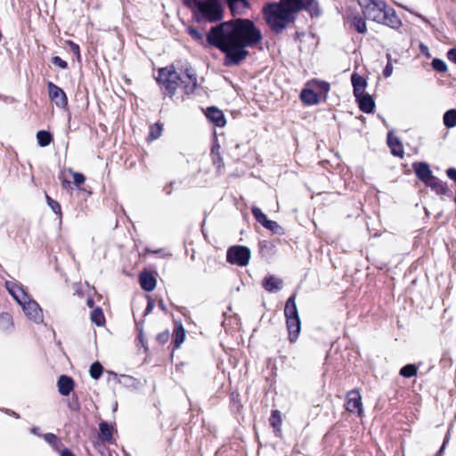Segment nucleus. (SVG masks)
Instances as JSON below:
<instances>
[{
  "label": "nucleus",
  "instance_id": "nucleus-29",
  "mask_svg": "<svg viewBox=\"0 0 456 456\" xmlns=\"http://www.w3.org/2000/svg\"><path fill=\"white\" fill-rule=\"evenodd\" d=\"M270 423L275 428V430L277 432L280 431V428L281 425V413L279 411H273L271 418H270Z\"/></svg>",
  "mask_w": 456,
  "mask_h": 456
},
{
  "label": "nucleus",
  "instance_id": "nucleus-44",
  "mask_svg": "<svg viewBox=\"0 0 456 456\" xmlns=\"http://www.w3.org/2000/svg\"><path fill=\"white\" fill-rule=\"evenodd\" d=\"M0 321L1 322H8L10 324L12 323V317L8 314H2L0 315Z\"/></svg>",
  "mask_w": 456,
  "mask_h": 456
},
{
  "label": "nucleus",
  "instance_id": "nucleus-47",
  "mask_svg": "<svg viewBox=\"0 0 456 456\" xmlns=\"http://www.w3.org/2000/svg\"><path fill=\"white\" fill-rule=\"evenodd\" d=\"M61 183L65 189H69L70 187V182L66 179H64Z\"/></svg>",
  "mask_w": 456,
  "mask_h": 456
},
{
  "label": "nucleus",
  "instance_id": "nucleus-11",
  "mask_svg": "<svg viewBox=\"0 0 456 456\" xmlns=\"http://www.w3.org/2000/svg\"><path fill=\"white\" fill-rule=\"evenodd\" d=\"M181 83L183 84L187 94L194 91L197 86V77L191 68L185 69L183 74L181 76Z\"/></svg>",
  "mask_w": 456,
  "mask_h": 456
},
{
  "label": "nucleus",
  "instance_id": "nucleus-23",
  "mask_svg": "<svg viewBox=\"0 0 456 456\" xmlns=\"http://www.w3.org/2000/svg\"><path fill=\"white\" fill-rule=\"evenodd\" d=\"M348 20H350L351 25L359 32V33H365L367 31V27L365 20L357 16L348 17Z\"/></svg>",
  "mask_w": 456,
  "mask_h": 456
},
{
  "label": "nucleus",
  "instance_id": "nucleus-28",
  "mask_svg": "<svg viewBox=\"0 0 456 456\" xmlns=\"http://www.w3.org/2000/svg\"><path fill=\"white\" fill-rule=\"evenodd\" d=\"M100 436L103 440H110L112 436V428L107 423L102 422L100 424Z\"/></svg>",
  "mask_w": 456,
  "mask_h": 456
},
{
  "label": "nucleus",
  "instance_id": "nucleus-8",
  "mask_svg": "<svg viewBox=\"0 0 456 456\" xmlns=\"http://www.w3.org/2000/svg\"><path fill=\"white\" fill-rule=\"evenodd\" d=\"M250 258V251L243 246L231 248L227 252V260L238 265L244 266L248 265Z\"/></svg>",
  "mask_w": 456,
  "mask_h": 456
},
{
  "label": "nucleus",
  "instance_id": "nucleus-21",
  "mask_svg": "<svg viewBox=\"0 0 456 456\" xmlns=\"http://www.w3.org/2000/svg\"><path fill=\"white\" fill-rule=\"evenodd\" d=\"M282 281L274 277L269 276L266 277L264 281L263 286L269 292H274L281 289Z\"/></svg>",
  "mask_w": 456,
  "mask_h": 456
},
{
  "label": "nucleus",
  "instance_id": "nucleus-7",
  "mask_svg": "<svg viewBox=\"0 0 456 456\" xmlns=\"http://www.w3.org/2000/svg\"><path fill=\"white\" fill-rule=\"evenodd\" d=\"M157 79L172 94L181 82V76L177 74L173 66H169L159 69Z\"/></svg>",
  "mask_w": 456,
  "mask_h": 456
},
{
  "label": "nucleus",
  "instance_id": "nucleus-1",
  "mask_svg": "<svg viewBox=\"0 0 456 456\" xmlns=\"http://www.w3.org/2000/svg\"><path fill=\"white\" fill-rule=\"evenodd\" d=\"M260 30L249 20L224 22L210 29L208 42L225 53L224 64H239L248 54L247 47L259 43Z\"/></svg>",
  "mask_w": 456,
  "mask_h": 456
},
{
  "label": "nucleus",
  "instance_id": "nucleus-46",
  "mask_svg": "<svg viewBox=\"0 0 456 456\" xmlns=\"http://www.w3.org/2000/svg\"><path fill=\"white\" fill-rule=\"evenodd\" d=\"M243 1L244 0H228V3H229L231 9H233L236 3L243 2Z\"/></svg>",
  "mask_w": 456,
  "mask_h": 456
},
{
  "label": "nucleus",
  "instance_id": "nucleus-43",
  "mask_svg": "<svg viewBox=\"0 0 456 456\" xmlns=\"http://www.w3.org/2000/svg\"><path fill=\"white\" fill-rule=\"evenodd\" d=\"M446 174L449 178L456 181V169L453 167L448 168Z\"/></svg>",
  "mask_w": 456,
  "mask_h": 456
},
{
  "label": "nucleus",
  "instance_id": "nucleus-34",
  "mask_svg": "<svg viewBox=\"0 0 456 456\" xmlns=\"http://www.w3.org/2000/svg\"><path fill=\"white\" fill-rule=\"evenodd\" d=\"M187 31L195 41L200 44H204V36L196 28L189 27Z\"/></svg>",
  "mask_w": 456,
  "mask_h": 456
},
{
  "label": "nucleus",
  "instance_id": "nucleus-38",
  "mask_svg": "<svg viewBox=\"0 0 456 456\" xmlns=\"http://www.w3.org/2000/svg\"><path fill=\"white\" fill-rule=\"evenodd\" d=\"M67 45L69 46L70 51L76 55L77 61H80L79 46L72 41H67Z\"/></svg>",
  "mask_w": 456,
  "mask_h": 456
},
{
  "label": "nucleus",
  "instance_id": "nucleus-45",
  "mask_svg": "<svg viewBox=\"0 0 456 456\" xmlns=\"http://www.w3.org/2000/svg\"><path fill=\"white\" fill-rule=\"evenodd\" d=\"M184 4H187L190 7H192V5L199 2V0H183Z\"/></svg>",
  "mask_w": 456,
  "mask_h": 456
},
{
  "label": "nucleus",
  "instance_id": "nucleus-20",
  "mask_svg": "<svg viewBox=\"0 0 456 456\" xmlns=\"http://www.w3.org/2000/svg\"><path fill=\"white\" fill-rule=\"evenodd\" d=\"M361 110L370 113L373 110L375 103L371 96L368 94L356 98Z\"/></svg>",
  "mask_w": 456,
  "mask_h": 456
},
{
  "label": "nucleus",
  "instance_id": "nucleus-30",
  "mask_svg": "<svg viewBox=\"0 0 456 456\" xmlns=\"http://www.w3.org/2000/svg\"><path fill=\"white\" fill-rule=\"evenodd\" d=\"M417 373V368L414 364H408L403 367L400 370V374L405 378H411Z\"/></svg>",
  "mask_w": 456,
  "mask_h": 456
},
{
  "label": "nucleus",
  "instance_id": "nucleus-12",
  "mask_svg": "<svg viewBox=\"0 0 456 456\" xmlns=\"http://www.w3.org/2000/svg\"><path fill=\"white\" fill-rule=\"evenodd\" d=\"M252 213L257 222H259L266 229H269L273 232H278L281 229L280 225L276 222L267 219V216L258 208L254 207L252 208Z\"/></svg>",
  "mask_w": 456,
  "mask_h": 456
},
{
  "label": "nucleus",
  "instance_id": "nucleus-10",
  "mask_svg": "<svg viewBox=\"0 0 456 456\" xmlns=\"http://www.w3.org/2000/svg\"><path fill=\"white\" fill-rule=\"evenodd\" d=\"M346 408L348 411L357 413L359 416L362 414V397L359 392L351 391L347 394Z\"/></svg>",
  "mask_w": 456,
  "mask_h": 456
},
{
  "label": "nucleus",
  "instance_id": "nucleus-31",
  "mask_svg": "<svg viewBox=\"0 0 456 456\" xmlns=\"http://www.w3.org/2000/svg\"><path fill=\"white\" fill-rule=\"evenodd\" d=\"M68 173L72 176L73 183L76 186L79 187L85 183L86 178L83 174L72 171L71 169H69Z\"/></svg>",
  "mask_w": 456,
  "mask_h": 456
},
{
  "label": "nucleus",
  "instance_id": "nucleus-48",
  "mask_svg": "<svg viewBox=\"0 0 456 456\" xmlns=\"http://www.w3.org/2000/svg\"><path fill=\"white\" fill-rule=\"evenodd\" d=\"M31 433L36 435V436H38L39 435V428H33L31 429Z\"/></svg>",
  "mask_w": 456,
  "mask_h": 456
},
{
  "label": "nucleus",
  "instance_id": "nucleus-32",
  "mask_svg": "<svg viewBox=\"0 0 456 456\" xmlns=\"http://www.w3.org/2000/svg\"><path fill=\"white\" fill-rule=\"evenodd\" d=\"M426 184L428 186H430V187L436 189V191L439 193H444L445 191V187H444V184L443 183V182L435 176H434V181H432L430 183H427Z\"/></svg>",
  "mask_w": 456,
  "mask_h": 456
},
{
  "label": "nucleus",
  "instance_id": "nucleus-9",
  "mask_svg": "<svg viewBox=\"0 0 456 456\" xmlns=\"http://www.w3.org/2000/svg\"><path fill=\"white\" fill-rule=\"evenodd\" d=\"M50 99L60 108H65L68 100L64 91L52 82L47 84Z\"/></svg>",
  "mask_w": 456,
  "mask_h": 456
},
{
  "label": "nucleus",
  "instance_id": "nucleus-2",
  "mask_svg": "<svg viewBox=\"0 0 456 456\" xmlns=\"http://www.w3.org/2000/svg\"><path fill=\"white\" fill-rule=\"evenodd\" d=\"M313 0H281L264 7L265 17L272 29L281 32L294 20V14L311 5Z\"/></svg>",
  "mask_w": 456,
  "mask_h": 456
},
{
  "label": "nucleus",
  "instance_id": "nucleus-26",
  "mask_svg": "<svg viewBox=\"0 0 456 456\" xmlns=\"http://www.w3.org/2000/svg\"><path fill=\"white\" fill-rule=\"evenodd\" d=\"M37 139L41 147H45L50 144L52 136L48 132L42 130L37 132Z\"/></svg>",
  "mask_w": 456,
  "mask_h": 456
},
{
  "label": "nucleus",
  "instance_id": "nucleus-27",
  "mask_svg": "<svg viewBox=\"0 0 456 456\" xmlns=\"http://www.w3.org/2000/svg\"><path fill=\"white\" fill-rule=\"evenodd\" d=\"M91 320L97 326H102L105 322V318L101 308H95L91 314Z\"/></svg>",
  "mask_w": 456,
  "mask_h": 456
},
{
  "label": "nucleus",
  "instance_id": "nucleus-6",
  "mask_svg": "<svg viewBox=\"0 0 456 456\" xmlns=\"http://www.w3.org/2000/svg\"><path fill=\"white\" fill-rule=\"evenodd\" d=\"M221 0H199L192 7H197L206 19L214 21L222 18Z\"/></svg>",
  "mask_w": 456,
  "mask_h": 456
},
{
  "label": "nucleus",
  "instance_id": "nucleus-39",
  "mask_svg": "<svg viewBox=\"0 0 456 456\" xmlns=\"http://www.w3.org/2000/svg\"><path fill=\"white\" fill-rule=\"evenodd\" d=\"M52 62L62 69H65L68 68V63L65 61H63L62 59H61L59 56L53 57Z\"/></svg>",
  "mask_w": 456,
  "mask_h": 456
},
{
  "label": "nucleus",
  "instance_id": "nucleus-18",
  "mask_svg": "<svg viewBox=\"0 0 456 456\" xmlns=\"http://www.w3.org/2000/svg\"><path fill=\"white\" fill-rule=\"evenodd\" d=\"M388 146L391 149L392 153L395 156L403 158V147L399 139L394 136L391 133L388 134L387 138Z\"/></svg>",
  "mask_w": 456,
  "mask_h": 456
},
{
  "label": "nucleus",
  "instance_id": "nucleus-40",
  "mask_svg": "<svg viewBox=\"0 0 456 456\" xmlns=\"http://www.w3.org/2000/svg\"><path fill=\"white\" fill-rule=\"evenodd\" d=\"M44 438L47 443L53 444V446H55L58 443V438L56 437V436L51 433L45 434L44 436Z\"/></svg>",
  "mask_w": 456,
  "mask_h": 456
},
{
  "label": "nucleus",
  "instance_id": "nucleus-14",
  "mask_svg": "<svg viewBox=\"0 0 456 456\" xmlns=\"http://www.w3.org/2000/svg\"><path fill=\"white\" fill-rule=\"evenodd\" d=\"M351 81L354 87V94L355 98L366 94L365 89L367 86V82L362 77H361L357 73H353L351 76Z\"/></svg>",
  "mask_w": 456,
  "mask_h": 456
},
{
  "label": "nucleus",
  "instance_id": "nucleus-49",
  "mask_svg": "<svg viewBox=\"0 0 456 456\" xmlns=\"http://www.w3.org/2000/svg\"><path fill=\"white\" fill-rule=\"evenodd\" d=\"M61 456H72V454L69 451H64L62 452Z\"/></svg>",
  "mask_w": 456,
  "mask_h": 456
},
{
  "label": "nucleus",
  "instance_id": "nucleus-33",
  "mask_svg": "<svg viewBox=\"0 0 456 456\" xmlns=\"http://www.w3.org/2000/svg\"><path fill=\"white\" fill-rule=\"evenodd\" d=\"M102 373V367L99 362H94L90 367V375L93 379H98Z\"/></svg>",
  "mask_w": 456,
  "mask_h": 456
},
{
  "label": "nucleus",
  "instance_id": "nucleus-5",
  "mask_svg": "<svg viewBox=\"0 0 456 456\" xmlns=\"http://www.w3.org/2000/svg\"><path fill=\"white\" fill-rule=\"evenodd\" d=\"M330 90V85L326 82L313 80L307 83L306 87L301 92V100L308 105L319 102L320 95L326 94Z\"/></svg>",
  "mask_w": 456,
  "mask_h": 456
},
{
  "label": "nucleus",
  "instance_id": "nucleus-16",
  "mask_svg": "<svg viewBox=\"0 0 456 456\" xmlns=\"http://www.w3.org/2000/svg\"><path fill=\"white\" fill-rule=\"evenodd\" d=\"M287 327L289 330V337L291 342L297 339L300 332V321L299 317L287 319Z\"/></svg>",
  "mask_w": 456,
  "mask_h": 456
},
{
  "label": "nucleus",
  "instance_id": "nucleus-41",
  "mask_svg": "<svg viewBox=\"0 0 456 456\" xmlns=\"http://www.w3.org/2000/svg\"><path fill=\"white\" fill-rule=\"evenodd\" d=\"M392 73H393V66H392L391 62L388 61L384 69V76L388 77L392 75Z\"/></svg>",
  "mask_w": 456,
  "mask_h": 456
},
{
  "label": "nucleus",
  "instance_id": "nucleus-13",
  "mask_svg": "<svg viewBox=\"0 0 456 456\" xmlns=\"http://www.w3.org/2000/svg\"><path fill=\"white\" fill-rule=\"evenodd\" d=\"M417 176L425 183L434 181V175L427 163L420 162L413 165Z\"/></svg>",
  "mask_w": 456,
  "mask_h": 456
},
{
  "label": "nucleus",
  "instance_id": "nucleus-36",
  "mask_svg": "<svg viewBox=\"0 0 456 456\" xmlns=\"http://www.w3.org/2000/svg\"><path fill=\"white\" fill-rule=\"evenodd\" d=\"M45 198H46V201H47V204L50 207V208L55 214H61V208L60 204L56 200H54L52 198H50L48 195H46Z\"/></svg>",
  "mask_w": 456,
  "mask_h": 456
},
{
  "label": "nucleus",
  "instance_id": "nucleus-22",
  "mask_svg": "<svg viewBox=\"0 0 456 456\" xmlns=\"http://www.w3.org/2000/svg\"><path fill=\"white\" fill-rule=\"evenodd\" d=\"M286 319L298 317V313L296 305L295 296H291L285 305L284 309Z\"/></svg>",
  "mask_w": 456,
  "mask_h": 456
},
{
  "label": "nucleus",
  "instance_id": "nucleus-19",
  "mask_svg": "<svg viewBox=\"0 0 456 456\" xmlns=\"http://www.w3.org/2000/svg\"><path fill=\"white\" fill-rule=\"evenodd\" d=\"M140 283L146 291H151L156 287V279L148 272H142L140 274Z\"/></svg>",
  "mask_w": 456,
  "mask_h": 456
},
{
  "label": "nucleus",
  "instance_id": "nucleus-35",
  "mask_svg": "<svg viewBox=\"0 0 456 456\" xmlns=\"http://www.w3.org/2000/svg\"><path fill=\"white\" fill-rule=\"evenodd\" d=\"M432 67L434 69L439 72H445L447 70L446 63L441 59H434L432 61Z\"/></svg>",
  "mask_w": 456,
  "mask_h": 456
},
{
  "label": "nucleus",
  "instance_id": "nucleus-25",
  "mask_svg": "<svg viewBox=\"0 0 456 456\" xmlns=\"http://www.w3.org/2000/svg\"><path fill=\"white\" fill-rule=\"evenodd\" d=\"M185 338V330L182 324L176 325L175 329V346L179 347Z\"/></svg>",
  "mask_w": 456,
  "mask_h": 456
},
{
  "label": "nucleus",
  "instance_id": "nucleus-42",
  "mask_svg": "<svg viewBox=\"0 0 456 456\" xmlns=\"http://www.w3.org/2000/svg\"><path fill=\"white\" fill-rule=\"evenodd\" d=\"M447 57L451 61L456 63V48L450 50L447 53Z\"/></svg>",
  "mask_w": 456,
  "mask_h": 456
},
{
  "label": "nucleus",
  "instance_id": "nucleus-3",
  "mask_svg": "<svg viewBox=\"0 0 456 456\" xmlns=\"http://www.w3.org/2000/svg\"><path fill=\"white\" fill-rule=\"evenodd\" d=\"M366 19L384 24L392 28H397L401 24L395 12L387 8L383 0H358Z\"/></svg>",
  "mask_w": 456,
  "mask_h": 456
},
{
  "label": "nucleus",
  "instance_id": "nucleus-17",
  "mask_svg": "<svg viewBox=\"0 0 456 456\" xmlns=\"http://www.w3.org/2000/svg\"><path fill=\"white\" fill-rule=\"evenodd\" d=\"M207 117L209 120L214 122L217 126H224L225 125V119L223 112L214 107L208 108L207 110Z\"/></svg>",
  "mask_w": 456,
  "mask_h": 456
},
{
  "label": "nucleus",
  "instance_id": "nucleus-4",
  "mask_svg": "<svg viewBox=\"0 0 456 456\" xmlns=\"http://www.w3.org/2000/svg\"><path fill=\"white\" fill-rule=\"evenodd\" d=\"M6 289L15 301L21 306L27 318L36 323L43 322L44 316L39 305L24 290L21 285L12 281L6 282Z\"/></svg>",
  "mask_w": 456,
  "mask_h": 456
},
{
  "label": "nucleus",
  "instance_id": "nucleus-50",
  "mask_svg": "<svg viewBox=\"0 0 456 456\" xmlns=\"http://www.w3.org/2000/svg\"><path fill=\"white\" fill-rule=\"evenodd\" d=\"M87 305H88L89 307H93V306H94V301H93V299H88V300H87Z\"/></svg>",
  "mask_w": 456,
  "mask_h": 456
},
{
  "label": "nucleus",
  "instance_id": "nucleus-24",
  "mask_svg": "<svg viewBox=\"0 0 456 456\" xmlns=\"http://www.w3.org/2000/svg\"><path fill=\"white\" fill-rule=\"evenodd\" d=\"M444 124L447 128L456 126V110L452 109L444 115Z\"/></svg>",
  "mask_w": 456,
  "mask_h": 456
},
{
  "label": "nucleus",
  "instance_id": "nucleus-15",
  "mask_svg": "<svg viewBox=\"0 0 456 456\" xmlns=\"http://www.w3.org/2000/svg\"><path fill=\"white\" fill-rule=\"evenodd\" d=\"M57 386L60 394L66 396L69 395L70 392L73 390L74 382L71 378L62 375L59 378Z\"/></svg>",
  "mask_w": 456,
  "mask_h": 456
},
{
  "label": "nucleus",
  "instance_id": "nucleus-37",
  "mask_svg": "<svg viewBox=\"0 0 456 456\" xmlns=\"http://www.w3.org/2000/svg\"><path fill=\"white\" fill-rule=\"evenodd\" d=\"M162 127L159 124H155L151 127V133L149 138L151 140H155L159 138L161 134Z\"/></svg>",
  "mask_w": 456,
  "mask_h": 456
}]
</instances>
